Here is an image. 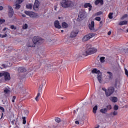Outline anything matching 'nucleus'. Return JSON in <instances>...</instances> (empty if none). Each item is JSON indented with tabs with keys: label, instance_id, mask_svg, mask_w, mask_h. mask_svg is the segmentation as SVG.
I'll return each instance as SVG.
<instances>
[{
	"label": "nucleus",
	"instance_id": "obj_49",
	"mask_svg": "<svg viewBox=\"0 0 128 128\" xmlns=\"http://www.w3.org/2000/svg\"><path fill=\"white\" fill-rule=\"evenodd\" d=\"M102 90H104V92H105V94H106V92H108V90L106 89V88H102Z\"/></svg>",
	"mask_w": 128,
	"mask_h": 128
},
{
	"label": "nucleus",
	"instance_id": "obj_7",
	"mask_svg": "<svg viewBox=\"0 0 128 128\" xmlns=\"http://www.w3.org/2000/svg\"><path fill=\"white\" fill-rule=\"evenodd\" d=\"M114 92V88L112 86L109 87L107 90V92H106V96H110Z\"/></svg>",
	"mask_w": 128,
	"mask_h": 128
},
{
	"label": "nucleus",
	"instance_id": "obj_21",
	"mask_svg": "<svg viewBox=\"0 0 128 128\" xmlns=\"http://www.w3.org/2000/svg\"><path fill=\"white\" fill-rule=\"evenodd\" d=\"M26 8H28V10H32V4H26Z\"/></svg>",
	"mask_w": 128,
	"mask_h": 128
},
{
	"label": "nucleus",
	"instance_id": "obj_20",
	"mask_svg": "<svg viewBox=\"0 0 128 128\" xmlns=\"http://www.w3.org/2000/svg\"><path fill=\"white\" fill-rule=\"evenodd\" d=\"M110 100L112 102H118V98L113 96L111 98H110Z\"/></svg>",
	"mask_w": 128,
	"mask_h": 128
},
{
	"label": "nucleus",
	"instance_id": "obj_38",
	"mask_svg": "<svg viewBox=\"0 0 128 128\" xmlns=\"http://www.w3.org/2000/svg\"><path fill=\"white\" fill-rule=\"evenodd\" d=\"M10 92V91L8 88H6L4 90V92H5V94H8V92Z\"/></svg>",
	"mask_w": 128,
	"mask_h": 128
},
{
	"label": "nucleus",
	"instance_id": "obj_40",
	"mask_svg": "<svg viewBox=\"0 0 128 128\" xmlns=\"http://www.w3.org/2000/svg\"><path fill=\"white\" fill-rule=\"evenodd\" d=\"M8 12H14V9H12V6H8Z\"/></svg>",
	"mask_w": 128,
	"mask_h": 128
},
{
	"label": "nucleus",
	"instance_id": "obj_2",
	"mask_svg": "<svg viewBox=\"0 0 128 128\" xmlns=\"http://www.w3.org/2000/svg\"><path fill=\"white\" fill-rule=\"evenodd\" d=\"M46 84V80H44V78H42L41 80V84L38 88V94L35 98L36 100V102H38V98L40 96V92H42V88L44 86H45V84Z\"/></svg>",
	"mask_w": 128,
	"mask_h": 128
},
{
	"label": "nucleus",
	"instance_id": "obj_22",
	"mask_svg": "<svg viewBox=\"0 0 128 128\" xmlns=\"http://www.w3.org/2000/svg\"><path fill=\"white\" fill-rule=\"evenodd\" d=\"M62 26L64 28H68V24L66 22H62Z\"/></svg>",
	"mask_w": 128,
	"mask_h": 128
},
{
	"label": "nucleus",
	"instance_id": "obj_6",
	"mask_svg": "<svg viewBox=\"0 0 128 128\" xmlns=\"http://www.w3.org/2000/svg\"><path fill=\"white\" fill-rule=\"evenodd\" d=\"M94 33L88 34L86 35L83 37L82 41L88 42V40H90V38H94Z\"/></svg>",
	"mask_w": 128,
	"mask_h": 128
},
{
	"label": "nucleus",
	"instance_id": "obj_8",
	"mask_svg": "<svg viewBox=\"0 0 128 128\" xmlns=\"http://www.w3.org/2000/svg\"><path fill=\"white\" fill-rule=\"evenodd\" d=\"M86 14V12L84 11L79 12L78 16L77 18L78 22H80L81 20H82L84 18H86V16H84Z\"/></svg>",
	"mask_w": 128,
	"mask_h": 128
},
{
	"label": "nucleus",
	"instance_id": "obj_36",
	"mask_svg": "<svg viewBox=\"0 0 128 128\" xmlns=\"http://www.w3.org/2000/svg\"><path fill=\"white\" fill-rule=\"evenodd\" d=\"M115 88H120V84L118 85V82H116L114 84Z\"/></svg>",
	"mask_w": 128,
	"mask_h": 128
},
{
	"label": "nucleus",
	"instance_id": "obj_37",
	"mask_svg": "<svg viewBox=\"0 0 128 128\" xmlns=\"http://www.w3.org/2000/svg\"><path fill=\"white\" fill-rule=\"evenodd\" d=\"M108 110H112V105L109 104L106 106Z\"/></svg>",
	"mask_w": 128,
	"mask_h": 128
},
{
	"label": "nucleus",
	"instance_id": "obj_44",
	"mask_svg": "<svg viewBox=\"0 0 128 128\" xmlns=\"http://www.w3.org/2000/svg\"><path fill=\"white\" fill-rule=\"evenodd\" d=\"M24 2V0H16V2L18 4H22Z\"/></svg>",
	"mask_w": 128,
	"mask_h": 128
},
{
	"label": "nucleus",
	"instance_id": "obj_58",
	"mask_svg": "<svg viewBox=\"0 0 128 128\" xmlns=\"http://www.w3.org/2000/svg\"><path fill=\"white\" fill-rule=\"evenodd\" d=\"M12 49V47H8V50H9L10 52Z\"/></svg>",
	"mask_w": 128,
	"mask_h": 128
},
{
	"label": "nucleus",
	"instance_id": "obj_39",
	"mask_svg": "<svg viewBox=\"0 0 128 128\" xmlns=\"http://www.w3.org/2000/svg\"><path fill=\"white\" fill-rule=\"evenodd\" d=\"M7 36H8V34H5L4 35L0 34V38H6Z\"/></svg>",
	"mask_w": 128,
	"mask_h": 128
},
{
	"label": "nucleus",
	"instance_id": "obj_5",
	"mask_svg": "<svg viewBox=\"0 0 128 128\" xmlns=\"http://www.w3.org/2000/svg\"><path fill=\"white\" fill-rule=\"evenodd\" d=\"M24 12L26 16H28L30 18H38V14L32 12L25 11Z\"/></svg>",
	"mask_w": 128,
	"mask_h": 128
},
{
	"label": "nucleus",
	"instance_id": "obj_54",
	"mask_svg": "<svg viewBox=\"0 0 128 128\" xmlns=\"http://www.w3.org/2000/svg\"><path fill=\"white\" fill-rule=\"evenodd\" d=\"M75 124H80V122L76 120V121L75 122Z\"/></svg>",
	"mask_w": 128,
	"mask_h": 128
},
{
	"label": "nucleus",
	"instance_id": "obj_47",
	"mask_svg": "<svg viewBox=\"0 0 128 128\" xmlns=\"http://www.w3.org/2000/svg\"><path fill=\"white\" fill-rule=\"evenodd\" d=\"M10 28L11 30H16V28L14 27V25L10 26Z\"/></svg>",
	"mask_w": 128,
	"mask_h": 128
},
{
	"label": "nucleus",
	"instance_id": "obj_4",
	"mask_svg": "<svg viewBox=\"0 0 128 128\" xmlns=\"http://www.w3.org/2000/svg\"><path fill=\"white\" fill-rule=\"evenodd\" d=\"M4 77L5 80H10V74L8 72H0V78Z\"/></svg>",
	"mask_w": 128,
	"mask_h": 128
},
{
	"label": "nucleus",
	"instance_id": "obj_14",
	"mask_svg": "<svg viewBox=\"0 0 128 128\" xmlns=\"http://www.w3.org/2000/svg\"><path fill=\"white\" fill-rule=\"evenodd\" d=\"M54 25L56 28H62V26L60 24V22L58 20L54 22Z\"/></svg>",
	"mask_w": 128,
	"mask_h": 128
},
{
	"label": "nucleus",
	"instance_id": "obj_52",
	"mask_svg": "<svg viewBox=\"0 0 128 128\" xmlns=\"http://www.w3.org/2000/svg\"><path fill=\"white\" fill-rule=\"evenodd\" d=\"M124 70H125V74H126V76L128 78V70L126 69H125Z\"/></svg>",
	"mask_w": 128,
	"mask_h": 128
},
{
	"label": "nucleus",
	"instance_id": "obj_12",
	"mask_svg": "<svg viewBox=\"0 0 128 128\" xmlns=\"http://www.w3.org/2000/svg\"><path fill=\"white\" fill-rule=\"evenodd\" d=\"M97 78L100 84H102V72H100L98 74V77Z\"/></svg>",
	"mask_w": 128,
	"mask_h": 128
},
{
	"label": "nucleus",
	"instance_id": "obj_64",
	"mask_svg": "<svg viewBox=\"0 0 128 128\" xmlns=\"http://www.w3.org/2000/svg\"><path fill=\"white\" fill-rule=\"evenodd\" d=\"M100 24H102V21H100Z\"/></svg>",
	"mask_w": 128,
	"mask_h": 128
},
{
	"label": "nucleus",
	"instance_id": "obj_26",
	"mask_svg": "<svg viewBox=\"0 0 128 128\" xmlns=\"http://www.w3.org/2000/svg\"><path fill=\"white\" fill-rule=\"evenodd\" d=\"M110 116H118V112L114 111V112L110 113Z\"/></svg>",
	"mask_w": 128,
	"mask_h": 128
},
{
	"label": "nucleus",
	"instance_id": "obj_50",
	"mask_svg": "<svg viewBox=\"0 0 128 128\" xmlns=\"http://www.w3.org/2000/svg\"><path fill=\"white\" fill-rule=\"evenodd\" d=\"M16 98V96H12V102H14V100Z\"/></svg>",
	"mask_w": 128,
	"mask_h": 128
},
{
	"label": "nucleus",
	"instance_id": "obj_27",
	"mask_svg": "<svg viewBox=\"0 0 128 128\" xmlns=\"http://www.w3.org/2000/svg\"><path fill=\"white\" fill-rule=\"evenodd\" d=\"M16 10H20V4L16 3Z\"/></svg>",
	"mask_w": 128,
	"mask_h": 128
},
{
	"label": "nucleus",
	"instance_id": "obj_63",
	"mask_svg": "<svg viewBox=\"0 0 128 128\" xmlns=\"http://www.w3.org/2000/svg\"><path fill=\"white\" fill-rule=\"evenodd\" d=\"M22 16L23 17V18H26V14H22Z\"/></svg>",
	"mask_w": 128,
	"mask_h": 128
},
{
	"label": "nucleus",
	"instance_id": "obj_10",
	"mask_svg": "<svg viewBox=\"0 0 128 128\" xmlns=\"http://www.w3.org/2000/svg\"><path fill=\"white\" fill-rule=\"evenodd\" d=\"M38 2H39L38 0H35V2L33 6V8L34 10H36L38 8V7L40 6V4H38Z\"/></svg>",
	"mask_w": 128,
	"mask_h": 128
},
{
	"label": "nucleus",
	"instance_id": "obj_28",
	"mask_svg": "<svg viewBox=\"0 0 128 128\" xmlns=\"http://www.w3.org/2000/svg\"><path fill=\"white\" fill-rule=\"evenodd\" d=\"M14 12H8V15L9 18H12V16H14Z\"/></svg>",
	"mask_w": 128,
	"mask_h": 128
},
{
	"label": "nucleus",
	"instance_id": "obj_41",
	"mask_svg": "<svg viewBox=\"0 0 128 128\" xmlns=\"http://www.w3.org/2000/svg\"><path fill=\"white\" fill-rule=\"evenodd\" d=\"M114 110H118V105H114Z\"/></svg>",
	"mask_w": 128,
	"mask_h": 128
},
{
	"label": "nucleus",
	"instance_id": "obj_18",
	"mask_svg": "<svg viewBox=\"0 0 128 128\" xmlns=\"http://www.w3.org/2000/svg\"><path fill=\"white\" fill-rule=\"evenodd\" d=\"M96 6H98V4H100L101 6L104 4V0H96L94 2Z\"/></svg>",
	"mask_w": 128,
	"mask_h": 128
},
{
	"label": "nucleus",
	"instance_id": "obj_31",
	"mask_svg": "<svg viewBox=\"0 0 128 128\" xmlns=\"http://www.w3.org/2000/svg\"><path fill=\"white\" fill-rule=\"evenodd\" d=\"M104 60H106V58L104 56H102L100 58V62L102 64L104 62Z\"/></svg>",
	"mask_w": 128,
	"mask_h": 128
},
{
	"label": "nucleus",
	"instance_id": "obj_53",
	"mask_svg": "<svg viewBox=\"0 0 128 128\" xmlns=\"http://www.w3.org/2000/svg\"><path fill=\"white\" fill-rule=\"evenodd\" d=\"M28 28V24H25L24 26V29L26 30Z\"/></svg>",
	"mask_w": 128,
	"mask_h": 128
},
{
	"label": "nucleus",
	"instance_id": "obj_57",
	"mask_svg": "<svg viewBox=\"0 0 128 128\" xmlns=\"http://www.w3.org/2000/svg\"><path fill=\"white\" fill-rule=\"evenodd\" d=\"M108 36H110V34H112V32L111 31H109L108 33Z\"/></svg>",
	"mask_w": 128,
	"mask_h": 128
},
{
	"label": "nucleus",
	"instance_id": "obj_19",
	"mask_svg": "<svg viewBox=\"0 0 128 128\" xmlns=\"http://www.w3.org/2000/svg\"><path fill=\"white\" fill-rule=\"evenodd\" d=\"M92 74H98L100 72V70H98L96 68H94L92 70Z\"/></svg>",
	"mask_w": 128,
	"mask_h": 128
},
{
	"label": "nucleus",
	"instance_id": "obj_46",
	"mask_svg": "<svg viewBox=\"0 0 128 128\" xmlns=\"http://www.w3.org/2000/svg\"><path fill=\"white\" fill-rule=\"evenodd\" d=\"M102 14V12L100 11L96 14V16H100Z\"/></svg>",
	"mask_w": 128,
	"mask_h": 128
},
{
	"label": "nucleus",
	"instance_id": "obj_55",
	"mask_svg": "<svg viewBox=\"0 0 128 128\" xmlns=\"http://www.w3.org/2000/svg\"><path fill=\"white\" fill-rule=\"evenodd\" d=\"M34 68H36V70H38V68H40V66H34Z\"/></svg>",
	"mask_w": 128,
	"mask_h": 128
},
{
	"label": "nucleus",
	"instance_id": "obj_61",
	"mask_svg": "<svg viewBox=\"0 0 128 128\" xmlns=\"http://www.w3.org/2000/svg\"><path fill=\"white\" fill-rule=\"evenodd\" d=\"M4 118V113H2V116H1V118L0 120H2V118Z\"/></svg>",
	"mask_w": 128,
	"mask_h": 128
},
{
	"label": "nucleus",
	"instance_id": "obj_11",
	"mask_svg": "<svg viewBox=\"0 0 128 128\" xmlns=\"http://www.w3.org/2000/svg\"><path fill=\"white\" fill-rule=\"evenodd\" d=\"M60 6H62V8H67V0H62L60 2Z\"/></svg>",
	"mask_w": 128,
	"mask_h": 128
},
{
	"label": "nucleus",
	"instance_id": "obj_60",
	"mask_svg": "<svg viewBox=\"0 0 128 128\" xmlns=\"http://www.w3.org/2000/svg\"><path fill=\"white\" fill-rule=\"evenodd\" d=\"M2 66H3V68H6V64H2Z\"/></svg>",
	"mask_w": 128,
	"mask_h": 128
},
{
	"label": "nucleus",
	"instance_id": "obj_62",
	"mask_svg": "<svg viewBox=\"0 0 128 128\" xmlns=\"http://www.w3.org/2000/svg\"><path fill=\"white\" fill-rule=\"evenodd\" d=\"M4 30H6V28H4L3 30L2 31L4 32Z\"/></svg>",
	"mask_w": 128,
	"mask_h": 128
},
{
	"label": "nucleus",
	"instance_id": "obj_24",
	"mask_svg": "<svg viewBox=\"0 0 128 128\" xmlns=\"http://www.w3.org/2000/svg\"><path fill=\"white\" fill-rule=\"evenodd\" d=\"M84 8H92V4H90V3H86L84 4Z\"/></svg>",
	"mask_w": 128,
	"mask_h": 128
},
{
	"label": "nucleus",
	"instance_id": "obj_33",
	"mask_svg": "<svg viewBox=\"0 0 128 128\" xmlns=\"http://www.w3.org/2000/svg\"><path fill=\"white\" fill-rule=\"evenodd\" d=\"M29 112H30L28 110H25L24 111V115L25 116H28Z\"/></svg>",
	"mask_w": 128,
	"mask_h": 128
},
{
	"label": "nucleus",
	"instance_id": "obj_9",
	"mask_svg": "<svg viewBox=\"0 0 128 128\" xmlns=\"http://www.w3.org/2000/svg\"><path fill=\"white\" fill-rule=\"evenodd\" d=\"M78 30H72L70 34V37L71 38H76V36H78Z\"/></svg>",
	"mask_w": 128,
	"mask_h": 128
},
{
	"label": "nucleus",
	"instance_id": "obj_45",
	"mask_svg": "<svg viewBox=\"0 0 128 128\" xmlns=\"http://www.w3.org/2000/svg\"><path fill=\"white\" fill-rule=\"evenodd\" d=\"M128 18V14H125L123 15L121 18V20H124V18Z\"/></svg>",
	"mask_w": 128,
	"mask_h": 128
},
{
	"label": "nucleus",
	"instance_id": "obj_30",
	"mask_svg": "<svg viewBox=\"0 0 128 128\" xmlns=\"http://www.w3.org/2000/svg\"><path fill=\"white\" fill-rule=\"evenodd\" d=\"M98 110V106H95L93 108V112L94 114H96V110Z\"/></svg>",
	"mask_w": 128,
	"mask_h": 128
},
{
	"label": "nucleus",
	"instance_id": "obj_34",
	"mask_svg": "<svg viewBox=\"0 0 128 128\" xmlns=\"http://www.w3.org/2000/svg\"><path fill=\"white\" fill-rule=\"evenodd\" d=\"M22 118L23 124H26V116L22 117Z\"/></svg>",
	"mask_w": 128,
	"mask_h": 128
},
{
	"label": "nucleus",
	"instance_id": "obj_25",
	"mask_svg": "<svg viewBox=\"0 0 128 128\" xmlns=\"http://www.w3.org/2000/svg\"><path fill=\"white\" fill-rule=\"evenodd\" d=\"M120 26H124V24H128V21L124 20V21H121L119 22Z\"/></svg>",
	"mask_w": 128,
	"mask_h": 128
},
{
	"label": "nucleus",
	"instance_id": "obj_51",
	"mask_svg": "<svg viewBox=\"0 0 128 128\" xmlns=\"http://www.w3.org/2000/svg\"><path fill=\"white\" fill-rule=\"evenodd\" d=\"M0 110H2V112H4V107L0 106Z\"/></svg>",
	"mask_w": 128,
	"mask_h": 128
},
{
	"label": "nucleus",
	"instance_id": "obj_13",
	"mask_svg": "<svg viewBox=\"0 0 128 128\" xmlns=\"http://www.w3.org/2000/svg\"><path fill=\"white\" fill-rule=\"evenodd\" d=\"M74 6V4L72 1L67 0V8H72Z\"/></svg>",
	"mask_w": 128,
	"mask_h": 128
},
{
	"label": "nucleus",
	"instance_id": "obj_42",
	"mask_svg": "<svg viewBox=\"0 0 128 128\" xmlns=\"http://www.w3.org/2000/svg\"><path fill=\"white\" fill-rule=\"evenodd\" d=\"M11 124L12 126H14V124H16V120H14L11 122Z\"/></svg>",
	"mask_w": 128,
	"mask_h": 128
},
{
	"label": "nucleus",
	"instance_id": "obj_16",
	"mask_svg": "<svg viewBox=\"0 0 128 128\" xmlns=\"http://www.w3.org/2000/svg\"><path fill=\"white\" fill-rule=\"evenodd\" d=\"M88 26L90 30H94V22L92 21L91 24H90Z\"/></svg>",
	"mask_w": 128,
	"mask_h": 128
},
{
	"label": "nucleus",
	"instance_id": "obj_29",
	"mask_svg": "<svg viewBox=\"0 0 128 128\" xmlns=\"http://www.w3.org/2000/svg\"><path fill=\"white\" fill-rule=\"evenodd\" d=\"M107 74H109V80H112V72H108Z\"/></svg>",
	"mask_w": 128,
	"mask_h": 128
},
{
	"label": "nucleus",
	"instance_id": "obj_43",
	"mask_svg": "<svg viewBox=\"0 0 128 128\" xmlns=\"http://www.w3.org/2000/svg\"><path fill=\"white\" fill-rule=\"evenodd\" d=\"M6 22V20L4 19H0V24H2L4 22Z\"/></svg>",
	"mask_w": 128,
	"mask_h": 128
},
{
	"label": "nucleus",
	"instance_id": "obj_59",
	"mask_svg": "<svg viewBox=\"0 0 128 128\" xmlns=\"http://www.w3.org/2000/svg\"><path fill=\"white\" fill-rule=\"evenodd\" d=\"M4 10V7L2 6H0V10Z\"/></svg>",
	"mask_w": 128,
	"mask_h": 128
},
{
	"label": "nucleus",
	"instance_id": "obj_17",
	"mask_svg": "<svg viewBox=\"0 0 128 128\" xmlns=\"http://www.w3.org/2000/svg\"><path fill=\"white\" fill-rule=\"evenodd\" d=\"M26 46L28 48H34V46H36V45L34 43H32V42H28Z\"/></svg>",
	"mask_w": 128,
	"mask_h": 128
},
{
	"label": "nucleus",
	"instance_id": "obj_48",
	"mask_svg": "<svg viewBox=\"0 0 128 128\" xmlns=\"http://www.w3.org/2000/svg\"><path fill=\"white\" fill-rule=\"evenodd\" d=\"M96 20H98V22L100 21V17H96L95 18Z\"/></svg>",
	"mask_w": 128,
	"mask_h": 128
},
{
	"label": "nucleus",
	"instance_id": "obj_1",
	"mask_svg": "<svg viewBox=\"0 0 128 128\" xmlns=\"http://www.w3.org/2000/svg\"><path fill=\"white\" fill-rule=\"evenodd\" d=\"M98 52V50L96 48H92V44H87L86 46V50L82 52V54L86 56L94 54H96Z\"/></svg>",
	"mask_w": 128,
	"mask_h": 128
},
{
	"label": "nucleus",
	"instance_id": "obj_15",
	"mask_svg": "<svg viewBox=\"0 0 128 128\" xmlns=\"http://www.w3.org/2000/svg\"><path fill=\"white\" fill-rule=\"evenodd\" d=\"M18 72H26V69L24 67H20L18 69Z\"/></svg>",
	"mask_w": 128,
	"mask_h": 128
},
{
	"label": "nucleus",
	"instance_id": "obj_32",
	"mask_svg": "<svg viewBox=\"0 0 128 128\" xmlns=\"http://www.w3.org/2000/svg\"><path fill=\"white\" fill-rule=\"evenodd\" d=\"M55 122H58V124H60V122H62V120H60L59 118H56Z\"/></svg>",
	"mask_w": 128,
	"mask_h": 128
},
{
	"label": "nucleus",
	"instance_id": "obj_23",
	"mask_svg": "<svg viewBox=\"0 0 128 128\" xmlns=\"http://www.w3.org/2000/svg\"><path fill=\"white\" fill-rule=\"evenodd\" d=\"M100 112H102V114H106V112H108V108H104L100 110Z\"/></svg>",
	"mask_w": 128,
	"mask_h": 128
},
{
	"label": "nucleus",
	"instance_id": "obj_56",
	"mask_svg": "<svg viewBox=\"0 0 128 128\" xmlns=\"http://www.w3.org/2000/svg\"><path fill=\"white\" fill-rule=\"evenodd\" d=\"M58 127V124H54L53 125V128H57Z\"/></svg>",
	"mask_w": 128,
	"mask_h": 128
},
{
	"label": "nucleus",
	"instance_id": "obj_3",
	"mask_svg": "<svg viewBox=\"0 0 128 128\" xmlns=\"http://www.w3.org/2000/svg\"><path fill=\"white\" fill-rule=\"evenodd\" d=\"M32 42L34 44H42V40L38 36H34L32 38Z\"/></svg>",
	"mask_w": 128,
	"mask_h": 128
},
{
	"label": "nucleus",
	"instance_id": "obj_35",
	"mask_svg": "<svg viewBox=\"0 0 128 128\" xmlns=\"http://www.w3.org/2000/svg\"><path fill=\"white\" fill-rule=\"evenodd\" d=\"M112 14H114V13L112 12H110L108 14V18L110 19V20H112V18H113L114 16H112Z\"/></svg>",
	"mask_w": 128,
	"mask_h": 128
}]
</instances>
